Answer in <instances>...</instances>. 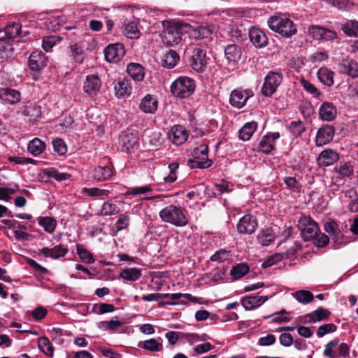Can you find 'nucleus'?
I'll return each instance as SVG.
<instances>
[{"label": "nucleus", "mask_w": 358, "mask_h": 358, "mask_svg": "<svg viewBox=\"0 0 358 358\" xmlns=\"http://www.w3.org/2000/svg\"><path fill=\"white\" fill-rule=\"evenodd\" d=\"M162 25V41L164 43L171 46L178 44L182 39V35L192 29L190 24L177 21L164 20Z\"/></svg>", "instance_id": "nucleus-1"}, {"label": "nucleus", "mask_w": 358, "mask_h": 358, "mask_svg": "<svg viewBox=\"0 0 358 358\" xmlns=\"http://www.w3.org/2000/svg\"><path fill=\"white\" fill-rule=\"evenodd\" d=\"M269 28L283 37L289 38L296 33V27L292 20L286 17L273 15L268 18Z\"/></svg>", "instance_id": "nucleus-2"}, {"label": "nucleus", "mask_w": 358, "mask_h": 358, "mask_svg": "<svg viewBox=\"0 0 358 358\" xmlns=\"http://www.w3.org/2000/svg\"><path fill=\"white\" fill-rule=\"evenodd\" d=\"M159 216L164 222L176 227L185 226L188 222L187 218L182 209L174 205H169L164 208L159 212Z\"/></svg>", "instance_id": "nucleus-3"}, {"label": "nucleus", "mask_w": 358, "mask_h": 358, "mask_svg": "<svg viewBox=\"0 0 358 358\" xmlns=\"http://www.w3.org/2000/svg\"><path fill=\"white\" fill-rule=\"evenodd\" d=\"M194 80L188 77H179L171 85V92L173 96L179 98L189 97L195 90Z\"/></svg>", "instance_id": "nucleus-4"}, {"label": "nucleus", "mask_w": 358, "mask_h": 358, "mask_svg": "<svg viewBox=\"0 0 358 358\" xmlns=\"http://www.w3.org/2000/svg\"><path fill=\"white\" fill-rule=\"evenodd\" d=\"M187 165L191 169H207L212 165V161L208 159V146L201 144L195 148L192 154V158L187 160Z\"/></svg>", "instance_id": "nucleus-5"}, {"label": "nucleus", "mask_w": 358, "mask_h": 358, "mask_svg": "<svg viewBox=\"0 0 358 358\" xmlns=\"http://www.w3.org/2000/svg\"><path fill=\"white\" fill-rule=\"evenodd\" d=\"M298 228L306 241L315 239L320 231L317 222L310 216L303 215L298 221Z\"/></svg>", "instance_id": "nucleus-6"}, {"label": "nucleus", "mask_w": 358, "mask_h": 358, "mask_svg": "<svg viewBox=\"0 0 358 358\" xmlns=\"http://www.w3.org/2000/svg\"><path fill=\"white\" fill-rule=\"evenodd\" d=\"M282 80V76L278 72H269L264 79V83L262 88V94L266 96H270L274 94L277 88L280 85Z\"/></svg>", "instance_id": "nucleus-7"}, {"label": "nucleus", "mask_w": 358, "mask_h": 358, "mask_svg": "<svg viewBox=\"0 0 358 358\" xmlns=\"http://www.w3.org/2000/svg\"><path fill=\"white\" fill-rule=\"evenodd\" d=\"M253 96V92L250 90H234L231 92L229 101L232 106L241 108L245 104L249 98Z\"/></svg>", "instance_id": "nucleus-8"}, {"label": "nucleus", "mask_w": 358, "mask_h": 358, "mask_svg": "<svg viewBox=\"0 0 358 358\" xmlns=\"http://www.w3.org/2000/svg\"><path fill=\"white\" fill-rule=\"evenodd\" d=\"M257 227V219L250 215H246L240 219L237 229L240 234H251L255 232Z\"/></svg>", "instance_id": "nucleus-9"}, {"label": "nucleus", "mask_w": 358, "mask_h": 358, "mask_svg": "<svg viewBox=\"0 0 358 358\" xmlns=\"http://www.w3.org/2000/svg\"><path fill=\"white\" fill-rule=\"evenodd\" d=\"M106 59L109 62L120 61L125 54L124 46L120 43L111 44L104 50Z\"/></svg>", "instance_id": "nucleus-10"}, {"label": "nucleus", "mask_w": 358, "mask_h": 358, "mask_svg": "<svg viewBox=\"0 0 358 358\" xmlns=\"http://www.w3.org/2000/svg\"><path fill=\"white\" fill-rule=\"evenodd\" d=\"M68 252V248L66 245L59 244L55 245L52 248H43L39 250V255H43L45 258H51L57 259L60 257H64Z\"/></svg>", "instance_id": "nucleus-11"}, {"label": "nucleus", "mask_w": 358, "mask_h": 358, "mask_svg": "<svg viewBox=\"0 0 358 358\" xmlns=\"http://www.w3.org/2000/svg\"><path fill=\"white\" fill-rule=\"evenodd\" d=\"M188 138L187 130L180 125H174L169 132V138L176 145H182Z\"/></svg>", "instance_id": "nucleus-12"}, {"label": "nucleus", "mask_w": 358, "mask_h": 358, "mask_svg": "<svg viewBox=\"0 0 358 358\" xmlns=\"http://www.w3.org/2000/svg\"><path fill=\"white\" fill-rule=\"evenodd\" d=\"M0 99L4 104H15L21 99L20 92L10 87L0 89Z\"/></svg>", "instance_id": "nucleus-13"}, {"label": "nucleus", "mask_w": 358, "mask_h": 358, "mask_svg": "<svg viewBox=\"0 0 358 358\" xmlns=\"http://www.w3.org/2000/svg\"><path fill=\"white\" fill-rule=\"evenodd\" d=\"M334 136V129L331 126H326L318 129L315 138L317 146H323L330 143Z\"/></svg>", "instance_id": "nucleus-14"}, {"label": "nucleus", "mask_w": 358, "mask_h": 358, "mask_svg": "<svg viewBox=\"0 0 358 358\" xmlns=\"http://www.w3.org/2000/svg\"><path fill=\"white\" fill-rule=\"evenodd\" d=\"M206 50L202 49L201 47H196L194 49L192 56V66L194 70L197 72L202 71L203 70L206 64Z\"/></svg>", "instance_id": "nucleus-15"}, {"label": "nucleus", "mask_w": 358, "mask_h": 358, "mask_svg": "<svg viewBox=\"0 0 358 358\" xmlns=\"http://www.w3.org/2000/svg\"><path fill=\"white\" fill-rule=\"evenodd\" d=\"M339 155L332 149H325L317 157V162L320 166H329L337 162Z\"/></svg>", "instance_id": "nucleus-16"}, {"label": "nucleus", "mask_w": 358, "mask_h": 358, "mask_svg": "<svg viewBox=\"0 0 358 358\" xmlns=\"http://www.w3.org/2000/svg\"><path fill=\"white\" fill-rule=\"evenodd\" d=\"M101 86V82L97 75H90L86 77L84 82V92L90 96L97 94Z\"/></svg>", "instance_id": "nucleus-17"}, {"label": "nucleus", "mask_w": 358, "mask_h": 358, "mask_svg": "<svg viewBox=\"0 0 358 358\" xmlns=\"http://www.w3.org/2000/svg\"><path fill=\"white\" fill-rule=\"evenodd\" d=\"M241 50L236 45H228L224 48V58L227 63L234 67L241 59Z\"/></svg>", "instance_id": "nucleus-18"}, {"label": "nucleus", "mask_w": 358, "mask_h": 358, "mask_svg": "<svg viewBox=\"0 0 358 358\" xmlns=\"http://www.w3.org/2000/svg\"><path fill=\"white\" fill-rule=\"evenodd\" d=\"M249 37L256 48H264L268 43V38L264 32L257 27H252L249 30Z\"/></svg>", "instance_id": "nucleus-19"}, {"label": "nucleus", "mask_w": 358, "mask_h": 358, "mask_svg": "<svg viewBox=\"0 0 358 358\" xmlns=\"http://www.w3.org/2000/svg\"><path fill=\"white\" fill-rule=\"evenodd\" d=\"M278 132L269 133L263 136L259 143V150L266 154L271 152L274 148V142L279 138Z\"/></svg>", "instance_id": "nucleus-20"}, {"label": "nucleus", "mask_w": 358, "mask_h": 358, "mask_svg": "<svg viewBox=\"0 0 358 358\" xmlns=\"http://www.w3.org/2000/svg\"><path fill=\"white\" fill-rule=\"evenodd\" d=\"M158 107L157 98L151 94H146L141 101L139 108L145 113L153 114Z\"/></svg>", "instance_id": "nucleus-21"}, {"label": "nucleus", "mask_w": 358, "mask_h": 358, "mask_svg": "<svg viewBox=\"0 0 358 358\" xmlns=\"http://www.w3.org/2000/svg\"><path fill=\"white\" fill-rule=\"evenodd\" d=\"M267 296H247L242 299L241 303L247 310L255 309L268 300Z\"/></svg>", "instance_id": "nucleus-22"}, {"label": "nucleus", "mask_w": 358, "mask_h": 358, "mask_svg": "<svg viewBox=\"0 0 358 358\" xmlns=\"http://www.w3.org/2000/svg\"><path fill=\"white\" fill-rule=\"evenodd\" d=\"M29 66L32 71H39L47 64V59L41 52H34L29 56Z\"/></svg>", "instance_id": "nucleus-23"}, {"label": "nucleus", "mask_w": 358, "mask_h": 358, "mask_svg": "<svg viewBox=\"0 0 358 358\" xmlns=\"http://www.w3.org/2000/svg\"><path fill=\"white\" fill-rule=\"evenodd\" d=\"M120 143L122 150L127 152H129L136 148L138 144V138L136 134L131 132H125L120 136Z\"/></svg>", "instance_id": "nucleus-24"}, {"label": "nucleus", "mask_w": 358, "mask_h": 358, "mask_svg": "<svg viewBox=\"0 0 358 358\" xmlns=\"http://www.w3.org/2000/svg\"><path fill=\"white\" fill-rule=\"evenodd\" d=\"M138 347L152 352H161L163 350L162 339L150 338L138 343Z\"/></svg>", "instance_id": "nucleus-25"}, {"label": "nucleus", "mask_w": 358, "mask_h": 358, "mask_svg": "<svg viewBox=\"0 0 358 358\" xmlns=\"http://www.w3.org/2000/svg\"><path fill=\"white\" fill-rule=\"evenodd\" d=\"M337 113L336 107L333 103L324 102L320 108L319 115L321 119L325 121L333 120Z\"/></svg>", "instance_id": "nucleus-26"}, {"label": "nucleus", "mask_w": 358, "mask_h": 358, "mask_svg": "<svg viewBox=\"0 0 358 358\" xmlns=\"http://www.w3.org/2000/svg\"><path fill=\"white\" fill-rule=\"evenodd\" d=\"M341 72L355 78L358 77V62L353 59H345L341 64Z\"/></svg>", "instance_id": "nucleus-27"}, {"label": "nucleus", "mask_w": 358, "mask_h": 358, "mask_svg": "<svg viewBox=\"0 0 358 358\" xmlns=\"http://www.w3.org/2000/svg\"><path fill=\"white\" fill-rule=\"evenodd\" d=\"M127 71L129 76L135 81H141L145 77L143 67L137 63H130L127 65Z\"/></svg>", "instance_id": "nucleus-28"}, {"label": "nucleus", "mask_w": 358, "mask_h": 358, "mask_svg": "<svg viewBox=\"0 0 358 358\" xmlns=\"http://www.w3.org/2000/svg\"><path fill=\"white\" fill-rule=\"evenodd\" d=\"M69 56L76 63H83L85 59V53L80 43H71L69 45Z\"/></svg>", "instance_id": "nucleus-29"}, {"label": "nucleus", "mask_w": 358, "mask_h": 358, "mask_svg": "<svg viewBox=\"0 0 358 358\" xmlns=\"http://www.w3.org/2000/svg\"><path fill=\"white\" fill-rule=\"evenodd\" d=\"M113 174V172L110 166H99L94 169L92 177L98 181H104L109 179Z\"/></svg>", "instance_id": "nucleus-30"}, {"label": "nucleus", "mask_w": 358, "mask_h": 358, "mask_svg": "<svg viewBox=\"0 0 358 358\" xmlns=\"http://www.w3.org/2000/svg\"><path fill=\"white\" fill-rule=\"evenodd\" d=\"M123 34L129 38H138L141 34L138 21L133 20L125 23Z\"/></svg>", "instance_id": "nucleus-31"}, {"label": "nucleus", "mask_w": 358, "mask_h": 358, "mask_svg": "<svg viewBox=\"0 0 358 358\" xmlns=\"http://www.w3.org/2000/svg\"><path fill=\"white\" fill-rule=\"evenodd\" d=\"M41 108L36 104L26 106L23 114L28 117L29 122L34 123L41 117Z\"/></svg>", "instance_id": "nucleus-32"}, {"label": "nucleus", "mask_w": 358, "mask_h": 358, "mask_svg": "<svg viewBox=\"0 0 358 358\" xmlns=\"http://www.w3.org/2000/svg\"><path fill=\"white\" fill-rule=\"evenodd\" d=\"M257 123L255 122H248L245 124L239 130V138L243 141H248L252 134L257 130Z\"/></svg>", "instance_id": "nucleus-33"}, {"label": "nucleus", "mask_w": 358, "mask_h": 358, "mask_svg": "<svg viewBox=\"0 0 358 358\" xmlns=\"http://www.w3.org/2000/svg\"><path fill=\"white\" fill-rule=\"evenodd\" d=\"M45 143L38 138H35L30 141L27 145V150L29 152L34 156H38L41 155L45 150Z\"/></svg>", "instance_id": "nucleus-34"}, {"label": "nucleus", "mask_w": 358, "mask_h": 358, "mask_svg": "<svg viewBox=\"0 0 358 358\" xmlns=\"http://www.w3.org/2000/svg\"><path fill=\"white\" fill-rule=\"evenodd\" d=\"M334 73L326 67L320 68L317 71V77L321 83L327 86L334 84Z\"/></svg>", "instance_id": "nucleus-35"}, {"label": "nucleus", "mask_w": 358, "mask_h": 358, "mask_svg": "<svg viewBox=\"0 0 358 358\" xmlns=\"http://www.w3.org/2000/svg\"><path fill=\"white\" fill-rule=\"evenodd\" d=\"M141 275V271L137 268H128L122 269L120 276L127 281H136Z\"/></svg>", "instance_id": "nucleus-36"}, {"label": "nucleus", "mask_w": 358, "mask_h": 358, "mask_svg": "<svg viewBox=\"0 0 358 358\" xmlns=\"http://www.w3.org/2000/svg\"><path fill=\"white\" fill-rule=\"evenodd\" d=\"M330 315V312L323 308H319L306 315L308 322H315L322 321Z\"/></svg>", "instance_id": "nucleus-37"}, {"label": "nucleus", "mask_w": 358, "mask_h": 358, "mask_svg": "<svg viewBox=\"0 0 358 358\" xmlns=\"http://www.w3.org/2000/svg\"><path fill=\"white\" fill-rule=\"evenodd\" d=\"M180 57L174 50H169L164 55L162 64L164 67L168 69L173 68L179 62Z\"/></svg>", "instance_id": "nucleus-38"}, {"label": "nucleus", "mask_w": 358, "mask_h": 358, "mask_svg": "<svg viewBox=\"0 0 358 358\" xmlns=\"http://www.w3.org/2000/svg\"><path fill=\"white\" fill-rule=\"evenodd\" d=\"M343 31L348 36L358 37V22L349 20L341 26Z\"/></svg>", "instance_id": "nucleus-39"}, {"label": "nucleus", "mask_w": 358, "mask_h": 358, "mask_svg": "<svg viewBox=\"0 0 358 358\" xmlns=\"http://www.w3.org/2000/svg\"><path fill=\"white\" fill-rule=\"evenodd\" d=\"M249 271V266L246 264H238L234 266L230 271V275L234 280H238L246 275Z\"/></svg>", "instance_id": "nucleus-40"}, {"label": "nucleus", "mask_w": 358, "mask_h": 358, "mask_svg": "<svg viewBox=\"0 0 358 358\" xmlns=\"http://www.w3.org/2000/svg\"><path fill=\"white\" fill-rule=\"evenodd\" d=\"M38 224L41 227L43 228V229L49 233L52 234L55 230L57 227L56 220L50 217H41Z\"/></svg>", "instance_id": "nucleus-41"}, {"label": "nucleus", "mask_w": 358, "mask_h": 358, "mask_svg": "<svg viewBox=\"0 0 358 358\" xmlns=\"http://www.w3.org/2000/svg\"><path fill=\"white\" fill-rule=\"evenodd\" d=\"M77 253L81 261L85 264H91L95 262L92 254L87 249L84 248L82 245H78L76 246Z\"/></svg>", "instance_id": "nucleus-42"}, {"label": "nucleus", "mask_w": 358, "mask_h": 358, "mask_svg": "<svg viewBox=\"0 0 358 358\" xmlns=\"http://www.w3.org/2000/svg\"><path fill=\"white\" fill-rule=\"evenodd\" d=\"M39 349L47 356L50 357H53L54 348L50 341L46 337H41L38 339Z\"/></svg>", "instance_id": "nucleus-43"}, {"label": "nucleus", "mask_w": 358, "mask_h": 358, "mask_svg": "<svg viewBox=\"0 0 358 358\" xmlns=\"http://www.w3.org/2000/svg\"><path fill=\"white\" fill-rule=\"evenodd\" d=\"M293 296L301 303H309L313 301V294L307 290H299L292 294Z\"/></svg>", "instance_id": "nucleus-44"}, {"label": "nucleus", "mask_w": 358, "mask_h": 358, "mask_svg": "<svg viewBox=\"0 0 358 358\" xmlns=\"http://www.w3.org/2000/svg\"><path fill=\"white\" fill-rule=\"evenodd\" d=\"M115 91L120 96H129L131 92V87L128 80L124 79L117 83L115 86Z\"/></svg>", "instance_id": "nucleus-45"}, {"label": "nucleus", "mask_w": 358, "mask_h": 358, "mask_svg": "<svg viewBox=\"0 0 358 358\" xmlns=\"http://www.w3.org/2000/svg\"><path fill=\"white\" fill-rule=\"evenodd\" d=\"M62 38L57 36H48L43 40V48L46 52H50L52 48L61 41Z\"/></svg>", "instance_id": "nucleus-46"}, {"label": "nucleus", "mask_w": 358, "mask_h": 358, "mask_svg": "<svg viewBox=\"0 0 358 358\" xmlns=\"http://www.w3.org/2000/svg\"><path fill=\"white\" fill-rule=\"evenodd\" d=\"M83 192L87 194L90 196H94V197H101V196L107 197L110 193L109 190L99 189L97 187H92V188L84 187L83 189Z\"/></svg>", "instance_id": "nucleus-47"}, {"label": "nucleus", "mask_w": 358, "mask_h": 358, "mask_svg": "<svg viewBox=\"0 0 358 358\" xmlns=\"http://www.w3.org/2000/svg\"><path fill=\"white\" fill-rule=\"evenodd\" d=\"M120 212L119 208L113 203L105 202L101 208V215L104 216L116 215Z\"/></svg>", "instance_id": "nucleus-48"}, {"label": "nucleus", "mask_w": 358, "mask_h": 358, "mask_svg": "<svg viewBox=\"0 0 358 358\" xmlns=\"http://www.w3.org/2000/svg\"><path fill=\"white\" fill-rule=\"evenodd\" d=\"M325 28L317 25H310L308 29V32L315 40L323 38Z\"/></svg>", "instance_id": "nucleus-49"}, {"label": "nucleus", "mask_w": 358, "mask_h": 358, "mask_svg": "<svg viewBox=\"0 0 358 358\" xmlns=\"http://www.w3.org/2000/svg\"><path fill=\"white\" fill-rule=\"evenodd\" d=\"M289 129L293 136L298 137L305 131V127L301 121H294L289 125Z\"/></svg>", "instance_id": "nucleus-50"}, {"label": "nucleus", "mask_w": 358, "mask_h": 358, "mask_svg": "<svg viewBox=\"0 0 358 358\" xmlns=\"http://www.w3.org/2000/svg\"><path fill=\"white\" fill-rule=\"evenodd\" d=\"M285 255L283 253H275L271 256H269L263 263L262 266L264 268H267L273 266V264L279 262L281 261L284 257ZM286 257L287 255H286Z\"/></svg>", "instance_id": "nucleus-51"}, {"label": "nucleus", "mask_w": 358, "mask_h": 358, "mask_svg": "<svg viewBox=\"0 0 358 358\" xmlns=\"http://www.w3.org/2000/svg\"><path fill=\"white\" fill-rule=\"evenodd\" d=\"M231 257V255L230 251L223 249L217 251L216 253L212 255L210 259L212 261L224 262L229 259Z\"/></svg>", "instance_id": "nucleus-52"}, {"label": "nucleus", "mask_w": 358, "mask_h": 358, "mask_svg": "<svg viewBox=\"0 0 358 358\" xmlns=\"http://www.w3.org/2000/svg\"><path fill=\"white\" fill-rule=\"evenodd\" d=\"M324 230L334 238L338 239L340 236L341 231L335 222H329L325 224Z\"/></svg>", "instance_id": "nucleus-53"}, {"label": "nucleus", "mask_w": 358, "mask_h": 358, "mask_svg": "<svg viewBox=\"0 0 358 358\" xmlns=\"http://www.w3.org/2000/svg\"><path fill=\"white\" fill-rule=\"evenodd\" d=\"M54 150L59 155H63L67 152V147L62 138H56L52 141Z\"/></svg>", "instance_id": "nucleus-54"}, {"label": "nucleus", "mask_w": 358, "mask_h": 358, "mask_svg": "<svg viewBox=\"0 0 358 358\" xmlns=\"http://www.w3.org/2000/svg\"><path fill=\"white\" fill-rule=\"evenodd\" d=\"M274 235L268 229L263 231L258 236L259 243L263 245H268L274 240Z\"/></svg>", "instance_id": "nucleus-55"}, {"label": "nucleus", "mask_w": 358, "mask_h": 358, "mask_svg": "<svg viewBox=\"0 0 358 358\" xmlns=\"http://www.w3.org/2000/svg\"><path fill=\"white\" fill-rule=\"evenodd\" d=\"M122 322L118 320L117 317H113L110 321H105L101 322V327L105 330H114L116 328L120 327Z\"/></svg>", "instance_id": "nucleus-56"}, {"label": "nucleus", "mask_w": 358, "mask_h": 358, "mask_svg": "<svg viewBox=\"0 0 358 358\" xmlns=\"http://www.w3.org/2000/svg\"><path fill=\"white\" fill-rule=\"evenodd\" d=\"M213 345L209 342H206L202 344L197 345L193 349V356L196 357L199 355L209 352L210 350L213 349Z\"/></svg>", "instance_id": "nucleus-57"}, {"label": "nucleus", "mask_w": 358, "mask_h": 358, "mask_svg": "<svg viewBox=\"0 0 358 358\" xmlns=\"http://www.w3.org/2000/svg\"><path fill=\"white\" fill-rule=\"evenodd\" d=\"M336 330V327L334 324H325L319 327L317 335L319 338H321L327 334L334 332Z\"/></svg>", "instance_id": "nucleus-58"}, {"label": "nucleus", "mask_w": 358, "mask_h": 358, "mask_svg": "<svg viewBox=\"0 0 358 358\" xmlns=\"http://www.w3.org/2000/svg\"><path fill=\"white\" fill-rule=\"evenodd\" d=\"M21 29L20 24L17 23H14L10 25H8L5 27V30L7 34L8 38H15L20 34V31Z\"/></svg>", "instance_id": "nucleus-59"}, {"label": "nucleus", "mask_w": 358, "mask_h": 358, "mask_svg": "<svg viewBox=\"0 0 358 358\" xmlns=\"http://www.w3.org/2000/svg\"><path fill=\"white\" fill-rule=\"evenodd\" d=\"M338 341L336 339L332 340L327 343L324 350V356L329 358H336V354L333 353V349L338 345Z\"/></svg>", "instance_id": "nucleus-60"}, {"label": "nucleus", "mask_w": 358, "mask_h": 358, "mask_svg": "<svg viewBox=\"0 0 358 358\" xmlns=\"http://www.w3.org/2000/svg\"><path fill=\"white\" fill-rule=\"evenodd\" d=\"M179 164L178 163H171L169 165V169L170 170L169 175L164 178V180L166 182H173L176 180V171L178 169Z\"/></svg>", "instance_id": "nucleus-61"}, {"label": "nucleus", "mask_w": 358, "mask_h": 358, "mask_svg": "<svg viewBox=\"0 0 358 358\" xmlns=\"http://www.w3.org/2000/svg\"><path fill=\"white\" fill-rule=\"evenodd\" d=\"M301 83L303 88L309 93H310L313 96L317 97L320 95V92L317 90V88L310 82L305 79H302L301 80Z\"/></svg>", "instance_id": "nucleus-62"}, {"label": "nucleus", "mask_w": 358, "mask_h": 358, "mask_svg": "<svg viewBox=\"0 0 358 358\" xmlns=\"http://www.w3.org/2000/svg\"><path fill=\"white\" fill-rule=\"evenodd\" d=\"M338 173L341 178L348 177L353 173V168L350 164H344L338 169Z\"/></svg>", "instance_id": "nucleus-63"}, {"label": "nucleus", "mask_w": 358, "mask_h": 358, "mask_svg": "<svg viewBox=\"0 0 358 358\" xmlns=\"http://www.w3.org/2000/svg\"><path fill=\"white\" fill-rule=\"evenodd\" d=\"M98 350L99 351L101 355L106 357L109 358H122V355L117 352L116 351H114L110 348H106L100 347L99 348Z\"/></svg>", "instance_id": "nucleus-64"}]
</instances>
